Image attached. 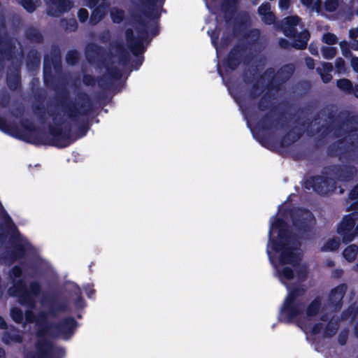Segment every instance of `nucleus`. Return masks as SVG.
Here are the masks:
<instances>
[{"label": "nucleus", "instance_id": "5", "mask_svg": "<svg viewBox=\"0 0 358 358\" xmlns=\"http://www.w3.org/2000/svg\"><path fill=\"white\" fill-rule=\"evenodd\" d=\"M259 31L252 29L243 34V38L239 40L230 50L222 63L225 68L235 71L243 63L245 66H250L254 58L251 52L247 50L253 46L259 36Z\"/></svg>", "mask_w": 358, "mask_h": 358}, {"label": "nucleus", "instance_id": "15", "mask_svg": "<svg viewBox=\"0 0 358 358\" xmlns=\"http://www.w3.org/2000/svg\"><path fill=\"white\" fill-rule=\"evenodd\" d=\"M6 84L11 91L17 90L21 85L20 67L19 64H13L9 68L6 76Z\"/></svg>", "mask_w": 358, "mask_h": 358}, {"label": "nucleus", "instance_id": "7", "mask_svg": "<svg viewBox=\"0 0 358 358\" xmlns=\"http://www.w3.org/2000/svg\"><path fill=\"white\" fill-rule=\"evenodd\" d=\"M124 36L129 50L136 57L131 66L134 70H138L144 62L143 54L147 49V46L144 45L145 41L136 39V36L131 28L125 30Z\"/></svg>", "mask_w": 358, "mask_h": 358}, {"label": "nucleus", "instance_id": "2", "mask_svg": "<svg viewBox=\"0 0 358 358\" xmlns=\"http://www.w3.org/2000/svg\"><path fill=\"white\" fill-rule=\"evenodd\" d=\"M327 117L334 123L335 136H343L327 147V155L341 158L355 152L358 148V115H351L348 110L336 115L331 111Z\"/></svg>", "mask_w": 358, "mask_h": 358}, {"label": "nucleus", "instance_id": "30", "mask_svg": "<svg viewBox=\"0 0 358 358\" xmlns=\"http://www.w3.org/2000/svg\"><path fill=\"white\" fill-rule=\"evenodd\" d=\"M242 113L247 119L248 123L249 122H255L257 119V112L255 110L251 109L250 106L247 104L245 106H241Z\"/></svg>", "mask_w": 358, "mask_h": 358}, {"label": "nucleus", "instance_id": "37", "mask_svg": "<svg viewBox=\"0 0 358 358\" xmlns=\"http://www.w3.org/2000/svg\"><path fill=\"white\" fill-rule=\"evenodd\" d=\"M3 340L7 343H18L21 341V336L17 331L13 330L10 333L5 334Z\"/></svg>", "mask_w": 358, "mask_h": 358}, {"label": "nucleus", "instance_id": "61", "mask_svg": "<svg viewBox=\"0 0 358 358\" xmlns=\"http://www.w3.org/2000/svg\"><path fill=\"white\" fill-rule=\"evenodd\" d=\"M20 303L22 304L29 306H32L34 305V301L32 299V297L29 294H27L22 297V299H20Z\"/></svg>", "mask_w": 358, "mask_h": 358}, {"label": "nucleus", "instance_id": "53", "mask_svg": "<svg viewBox=\"0 0 358 358\" xmlns=\"http://www.w3.org/2000/svg\"><path fill=\"white\" fill-rule=\"evenodd\" d=\"M320 308V302L317 300L313 301L307 309V314L308 316H312L315 315Z\"/></svg>", "mask_w": 358, "mask_h": 358}, {"label": "nucleus", "instance_id": "4", "mask_svg": "<svg viewBox=\"0 0 358 358\" xmlns=\"http://www.w3.org/2000/svg\"><path fill=\"white\" fill-rule=\"evenodd\" d=\"M158 0H141L143 8L141 10V13L147 18L152 20L149 24L143 16L138 13L132 15V19L136 24L135 29L138 36L136 39L150 43L152 37L159 34V26L158 20L161 17V11L156 6Z\"/></svg>", "mask_w": 358, "mask_h": 358}, {"label": "nucleus", "instance_id": "22", "mask_svg": "<svg viewBox=\"0 0 358 358\" xmlns=\"http://www.w3.org/2000/svg\"><path fill=\"white\" fill-rule=\"evenodd\" d=\"M238 0H224L221 8L224 13V17L227 22H229L234 13L237 8Z\"/></svg>", "mask_w": 358, "mask_h": 358}, {"label": "nucleus", "instance_id": "14", "mask_svg": "<svg viewBox=\"0 0 358 358\" xmlns=\"http://www.w3.org/2000/svg\"><path fill=\"white\" fill-rule=\"evenodd\" d=\"M294 70L295 68L292 64L283 65L277 71V83H272L271 82L269 86L273 91L278 92L281 86L292 76Z\"/></svg>", "mask_w": 358, "mask_h": 358}, {"label": "nucleus", "instance_id": "60", "mask_svg": "<svg viewBox=\"0 0 358 358\" xmlns=\"http://www.w3.org/2000/svg\"><path fill=\"white\" fill-rule=\"evenodd\" d=\"M245 25V22L243 21V19L241 20L236 21L235 22L234 27L233 28V32L234 35H237L241 32V27Z\"/></svg>", "mask_w": 358, "mask_h": 358}, {"label": "nucleus", "instance_id": "31", "mask_svg": "<svg viewBox=\"0 0 358 358\" xmlns=\"http://www.w3.org/2000/svg\"><path fill=\"white\" fill-rule=\"evenodd\" d=\"M337 87L348 94H351L353 90L352 83L348 78H341L336 80Z\"/></svg>", "mask_w": 358, "mask_h": 358}, {"label": "nucleus", "instance_id": "54", "mask_svg": "<svg viewBox=\"0 0 358 358\" xmlns=\"http://www.w3.org/2000/svg\"><path fill=\"white\" fill-rule=\"evenodd\" d=\"M25 317L27 322H34L36 321L37 324H40L43 320V314L40 315L38 318H36L31 312L27 311Z\"/></svg>", "mask_w": 358, "mask_h": 358}, {"label": "nucleus", "instance_id": "33", "mask_svg": "<svg viewBox=\"0 0 358 358\" xmlns=\"http://www.w3.org/2000/svg\"><path fill=\"white\" fill-rule=\"evenodd\" d=\"M106 69L107 72V77L110 80H118L122 76V71L115 66H106Z\"/></svg>", "mask_w": 358, "mask_h": 358}, {"label": "nucleus", "instance_id": "55", "mask_svg": "<svg viewBox=\"0 0 358 358\" xmlns=\"http://www.w3.org/2000/svg\"><path fill=\"white\" fill-rule=\"evenodd\" d=\"M10 316L17 322H21L23 317L22 310L18 308H13L10 312Z\"/></svg>", "mask_w": 358, "mask_h": 358}, {"label": "nucleus", "instance_id": "20", "mask_svg": "<svg viewBox=\"0 0 358 358\" xmlns=\"http://www.w3.org/2000/svg\"><path fill=\"white\" fill-rule=\"evenodd\" d=\"M25 38L31 43H42L44 41L41 31L34 26H28L24 33Z\"/></svg>", "mask_w": 358, "mask_h": 358}, {"label": "nucleus", "instance_id": "27", "mask_svg": "<svg viewBox=\"0 0 358 358\" xmlns=\"http://www.w3.org/2000/svg\"><path fill=\"white\" fill-rule=\"evenodd\" d=\"M266 78L268 80V83L266 85V88L268 91L273 90L270 86V83H277V72H275V69L273 67L267 68L264 72L259 76V79L264 80Z\"/></svg>", "mask_w": 358, "mask_h": 358}, {"label": "nucleus", "instance_id": "57", "mask_svg": "<svg viewBox=\"0 0 358 358\" xmlns=\"http://www.w3.org/2000/svg\"><path fill=\"white\" fill-rule=\"evenodd\" d=\"M269 11H271V4L268 2L262 3L258 8V13L261 16H263Z\"/></svg>", "mask_w": 358, "mask_h": 358}, {"label": "nucleus", "instance_id": "56", "mask_svg": "<svg viewBox=\"0 0 358 358\" xmlns=\"http://www.w3.org/2000/svg\"><path fill=\"white\" fill-rule=\"evenodd\" d=\"M89 17V13L86 8H80L78 11V18L81 23L85 22Z\"/></svg>", "mask_w": 358, "mask_h": 358}, {"label": "nucleus", "instance_id": "21", "mask_svg": "<svg viewBox=\"0 0 358 358\" xmlns=\"http://www.w3.org/2000/svg\"><path fill=\"white\" fill-rule=\"evenodd\" d=\"M338 234L345 241H350L358 236V225H340Z\"/></svg>", "mask_w": 358, "mask_h": 358}, {"label": "nucleus", "instance_id": "1", "mask_svg": "<svg viewBox=\"0 0 358 358\" xmlns=\"http://www.w3.org/2000/svg\"><path fill=\"white\" fill-rule=\"evenodd\" d=\"M48 114L52 117L55 124L48 125V133L37 127L27 118H23L20 121V126L25 131H24L17 125L8 123L1 116L0 129L17 139L34 145H50L59 148L67 146L69 144L66 143V141L69 140L71 136V126L65 125L62 127V123L56 122V113L54 111H48Z\"/></svg>", "mask_w": 358, "mask_h": 358}, {"label": "nucleus", "instance_id": "29", "mask_svg": "<svg viewBox=\"0 0 358 358\" xmlns=\"http://www.w3.org/2000/svg\"><path fill=\"white\" fill-rule=\"evenodd\" d=\"M51 55L52 57V62L55 69H60L62 66V61H61V52L58 46L52 45Z\"/></svg>", "mask_w": 358, "mask_h": 358}, {"label": "nucleus", "instance_id": "45", "mask_svg": "<svg viewBox=\"0 0 358 358\" xmlns=\"http://www.w3.org/2000/svg\"><path fill=\"white\" fill-rule=\"evenodd\" d=\"M96 82L98 83V86L103 90L108 89L111 85V83L107 79L106 75L98 76Z\"/></svg>", "mask_w": 358, "mask_h": 358}, {"label": "nucleus", "instance_id": "44", "mask_svg": "<svg viewBox=\"0 0 358 358\" xmlns=\"http://www.w3.org/2000/svg\"><path fill=\"white\" fill-rule=\"evenodd\" d=\"M49 73H48V58L45 57L44 60V66H43V73H44V82L46 84V85H49V80H52L54 77L52 74L51 73V68L49 65Z\"/></svg>", "mask_w": 358, "mask_h": 358}, {"label": "nucleus", "instance_id": "16", "mask_svg": "<svg viewBox=\"0 0 358 358\" xmlns=\"http://www.w3.org/2000/svg\"><path fill=\"white\" fill-rule=\"evenodd\" d=\"M46 3L55 8L54 9L51 6L49 7L48 13L51 16H57V13H64L69 12L73 7V3L71 0H48Z\"/></svg>", "mask_w": 358, "mask_h": 358}, {"label": "nucleus", "instance_id": "39", "mask_svg": "<svg viewBox=\"0 0 358 358\" xmlns=\"http://www.w3.org/2000/svg\"><path fill=\"white\" fill-rule=\"evenodd\" d=\"M357 221L358 212H352L345 215L338 224H357Z\"/></svg>", "mask_w": 358, "mask_h": 358}, {"label": "nucleus", "instance_id": "17", "mask_svg": "<svg viewBox=\"0 0 358 358\" xmlns=\"http://www.w3.org/2000/svg\"><path fill=\"white\" fill-rule=\"evenodd\" d=\"M303 135L301 131H296L294 128L290 129L280 138L279 146L286 148L296 142Z\"/></svg>", "mask_w": 358, "mask_h": 358}, {"label": "nucleus", "instance_id": "40", "mask_svg": "<svg viewBox=\"0 0 358 358\" xmlns=\"http://www.w3.org/2000/svg\"><path fill=\"white\" fill-rule=\"evenodd\" d=\"M0 220L1 224H15L12 217L9 215L8 212L3 208L2 203L0 202Z\"/></svg>", "mask_w": 358, "mask_h": 358}, {"label": "nucleus", "instance_id": "59", "mask_svg": "<svg viewBox=\"0 0 358 358\" xmlns=\"http://www.w3.org/2000/svg\"><path fill=\"white\" fill-rule=\"evenodd\" d=\"M10 95L8 93L3 94L0 96V106L6 107L10 102Z\"/></svg>", "mask_w": 358, "mask_h": 358}, {"label": "nucleus", "instance_id": "3", "mask_svg": "<svg viewBox=\"0 0 358 358\" xmlns=\"http://www.w3.org/2000/svg\"><path fill=\"white\" fill-rule=\"evenodd\" d=\"M76 102L69 99L66 88L55 91V100L57 106L62 108L65 115L77 126L80 137L85 136L90 128L89 121L85 117L90 115L94 110L93 102L87 93L79 92L76 94Z\"/></svg>", "mask_w": 358, "mask_h": 358}, {"label": "nucleus", "instance_id": "50", "mask_svg": "<svg viewBox=\"0 0 358 358\" xmlns=\"http://www.w3.org/2000/svg\"><path fill=\"white\" fill-rule=\"evenodd\" d=\"M276 20L275 15L271 11L266 13L263 16H262V22L267 25H271L275 23Z\"/></svg>", "mask_w": 358, "mask_h": 358}, {"label": "nucleus", "instance_id": "28", "mask_svg": "<svg viewBox=\"0 0 358 358\" xmlns=\"http://www.w3.org/2000/svg\"><path fill=\"white\" fill-rule=\"evenodd\" d=\"M272 96L268 91L265 92L257 103V108L259 111H266L271 106Z\"/></svg>", "mask_w": 358, "mask_h": 358}, {"label": "nucleus", "instance_id": "46", "mask_svg": "<svg viewBox=\"0 0 358 358\" xmlns=\"http://www.w3.org/2000/svg\"><path fill=\"white\" fill-rule=\"evenodd\" d=\"M82 81L85 86L93 87L96 85V78L91 74L85 73L83 76Z\"/></svg>", "mask_w": 358, "mask_h": 358}, {"label": "nucleus", "instance_id": "64", "mask_svg": "<svg viewBox=\"0 0 358 358\" xmlns=\"http://www.w3.org/2000/svg\"><path fill=\"white\" fill-rule=\"evenodd\" d=\"M336 330H337V327H336V325H334V324H329L328 326V328L327 329V330L325 331V334L328 336H331L332 335H334L336 332Z\"/></svg>", "mask_w": 358, "mask_h": 358}, {"label": "nucleus", "instance_id": "23", "mask_svg": "<svg viewBox=\"0 0 358 358\" xmlns=\"http://www.w3.org/2000/svg\"><path fill=\"white\" fill-rule=\"evenodd\" d=\"M115 53L119 63L123 66H127L131 61V57L122 43H117L115 45Z\"/></svg>", "mask_w": 358, "mask_h": 358}, {"label": "nucleus", "instance_id": "48", "mask_svg": "<svg viewBox=\"0 0 358 358\" xmlns=\"http://www.w3.org/2000/svg\"><path fill=\"white\" fill-rule=\"evenodd\" d=\"M322 41L328 45H334L337 43L338 38L335 34L328 32L323 35Z\"/></svg>", "mask_w": 358, "mask_h": 358}, {"label": "nucleus", "instance_id": "36", "mask_svg": "<svg viewBox=\"0 0 358 358\" xmlns=\"http://www.w3.org/2000/svg\"><path fill=\"white\" fill-rule=\"evenodd\" d=\"M79 60V52L76 50H69L66 55V62L69 65L74 66Z\"/></svg>", "mask_w": 358, "mask_h": 358}, {"label": "nucleus", "instance_id": "18", "mask_svg": "<svg viewBox=\"0 0 358 358\" xmlns=\"http://www.w3.org/2000/svg\"><path fill=\"white\" fill-rule=\"evenodd\" d=\"M50 345L46 341L40 340L36 345V352L29 353L26 358H51Z\"/></svg>", "mask_w": 358, "mask_h": 358}, {"label": "nucleus", "instance_id": "25", "mask_svg": "<svg viewBox=\"0 0 358 358\" xmlns=\"http://www.w3.org/2000/svg\"><path fill=\"white\" fill-rule=\"evenodd\" d=\"M310 39V33L308 30H304L297 34L296 36L294 43H292V47L297 50H304L306 48L308 45V41Z\"/></svg>", "mask_w": 358, "mask_h": 358}, {"label": "nucleus", "instance_id": "52", "mask_svg": "<svg viewBox=\"0 0 358 358\" xmlns=\"http://www.w3.org/2000/svg\"><path fill=\"white\" fill-rule=\"evenodd\" d=\"M335 67L338 73H345L346 71L345 60L342 57L336 58L335 61Z\"/></svg>", "mask_w": 358, "mask_h": 358}, {"label": "nucleus", "instance_id": "24", "mask_svg": "<svg viewBox=\"0 0 358 358\" xmlns=\"http://www.w3.org/2000/svg\"><path fill=\"white\" fill-rule=\"evenodd\" d=\"M322 68L317 67L316 71L320 76L322 82L328 83L332 79L331 72L333 70V65L329 62H322Z\"/></svg>", "mask_w": 358, "mask_h": 358}, {"label": "nucleus", "instance_id": "10", "mask_svg": "<svg viewBox=\"0 0 358 358\" xmlns=\"http://www.w3.org/2000/svg\"><path fill=\"white\" fill-rule=\"evenodd\" d=\"M258 73L257 66H250L248 69H245L242 74L243 82L247 84H252V87L249 91V97L252 99H255L259 97L264 91L267 89L266 85H259V83L262 79L256 80V75Z\"/></svg>", "mask_w": 358, "mask_h": 358}, {"label": "nucleus", "instance_id": "63", "mask_svg": "<svg viewBox=\"0 0 358 358\" xmlns=\"http://www.w3.org/2000/svg\"><path fill=\"white\" fill-rule=\"evenodd\" d=\"M291 0H279V7L281 10H287L289 8Z\"/></svg>", "mask_w": 358, "mask_h": 358}, {"label": "nucleus", "instance_id": "62", "mask_svg": "<svg viewBox=\"0 0 358 358\" xmlns=\"http://www.w3.org/2000/svg\"><path fill=\"white\" fill-rule=\"evenodd\" d=\"M284 34L285 36H287L288 37L297 36L296 35V34H297L296 28H293V29H291V27H285V28L284 29Z\"/></svg>", "mask_w": 358, "mask_h": 358}, {"label": "nucleus", "instance_id": "6", "mask_svg": "<svg viewBox=\"0 0 358 358\" xmlns=\"http://www.w3.org/2000/svg\"><path fill=\"white\" fill-rule=\"evenodd\" d=\"M290 196L278 206L276 213L269 220V224H316L315 217L310 210L287 204Z\"/></svg>", "mask_w": 358, "mask_h": 358}, {"label": "nucleus", "instance_id": "9", "mask_svg": "<svg viewBox=\"0 0 358 358\" xmlns=\"http://www.w3.org/2000/svg\"><path fill=\"white\" fill-rule=\"evenodd\" d=\"M284 113H280L279 117L274 118L273 110H269L264 114L257 122V127L264 131H270L273 129H285L287 126V120L284 118Z\"/></svg>", "mask_w": 358, "mask_h": 358}, {"label": "nucleus", "instance_id": "11", "mask_svg": "<svg viewBox=\"0 0 358 358\" xmlns=\"http://www.w3.org/2000/svg\"><path fill=\"white\" fill-rule=\"evenodd\" d=\"M328 172L334 179L342 182L352 181L357 173V169L354 165L347 164H336L328 166Z\"/></svg>", "mask_w": 358, "mask_h": 358}, {"label": "nucleus", "instance_id": "34", "mask_svg": "<svg viewBox=\"0 0 358 358\" xmlns=\"http://www.w3.org/2000/svg\"><path fill=\"white\" fill-rule=\"evenodd\" d=\"M299 257V252L297 250L294 251H290L289 250H285L282 252V261L285 262L293 263L296 262Z\"/></svg>", "mask_w": 358, "mask_h": 358}, {"label": "nucleus", "instance_id": "12", "mask_svg": "<svg viewBox=\"0 0 358 358\" xmlns=\"http://www.w3.org/2000/svg\"><path fill=\"white\" fill-rule=\"evenodd\" d=\"M85 54L90 64H97L99 66L106 64V52L102 46L94 43H88L85 48Z\"/></svg>", "mask_w": 358, "mask_h": 358}, {"label": "nucleus", "instance_id": "58", "mask_svg": "<svg viewBox=\"0 0 358 358\" xmlns=\"http://www.w3.org/2000/svg\"><path fill=\"white\" fill-rule=\"evenodd\" d=\"M348 198L352 201L358 199V183L350 189L348 193Z\"/></svg>", "mask_w": 358, "mask_h": 358}, {"label": "nucleus", "instance_id": "43", "mask_svg": "<svg viewBox=\"0 0 358 358\" xmlns=\"http://www.w3.org/2000/svg\"><path fill=\"white\" fill-rule=\"evenodd\" d=\"M301 19L297 15L289 16L285 18V24L287 27L296 28L299 23Z\"/></svg>", "mask_w": 358, "mask_h": 358}, {"label": "nucleus", "instance_id": "42", "mask_svg": "<svg viewBox=\"0 0 358 358\" xmlns=\"http://www.w3.org/2000/svg\"><path fill=\"white\" fill-rule=\"evenodd\" d=\"M337 53V48L335 47H323L322 48V54L324 59H331Z\"/></svg>", "mask_w": 358, "mask_h": 358}, {"label": "nucleus", "instance_id": "41", "mask_svg": "<svg viewBox=\"0 0 358 358\" xmlns=\"http://www.w3.org/2000/svg\"><path fill=\"white\" fill-rule=\"evenodd\" d=\"M18 3L26 10L28 13H33L36 9V5L34 0H18Z\"/></svg>", "mask_w": 358, "mask_h": 358}, {"label": "nucleus", "instance_id": "49", "mask_svg": "<svg viewBox=\"0 0 358 358\" xmlns=\"http://www.w3.org/2000/svg\"><path fill=\"white\" fill-rule=\"evenodd\" d=\"M339 247V241L337 240H329L326 244L322 247V250L324 251H333L338 248Z\"/></svg>", "mask_w": 358, "mask_h": 358}, {"label": "nucleus", "instance_id": "19", "mask_svg": "<svg viewBox=\"0 0 358 358\" xmlns=\"http://www.w3.org/2000/svg\"><path fill=\"white\" fill-rule=\"evenodd\" d=\"M108 6L106 3H101L94 8L90 17L89 23L94 26L101 22L107 13Z\"/></svg>", "mask_w": 358, "mask_h": 358}, {"label": "nucleus", "instance_id": "38", "mask_svg": "<svg viewBox=\"0 0 358 358\" xmlns=\"http://www.w3.org/2000/svg\"><path fill=\"white\" fill-rule=\"evenodd\" d=\"M124 17V12L123 10L120 8H115L110 11V17L114 23H121Z\"/></svg>", "mask_w": 358, "mask_h": 358}, {"label": "nucleus", "instance_id": "32", "mask_svg": "<svg viewBox=\"0 0 358 358\" xmlns=\"http://www.w3.org/2000/svg\"><path fill=\"white\" fill-rule=\"evenodd\" d=\"M345 292L344 286H339L334 289L330 294V300L333 304L337 305L343 299Z\"/></svg>", "mask_w": 358, "mask_h": 358}, {"label": "nucleus", "instance_id": "8", "mask_svg": "<svg viewBox=\"0 0 358 358\" xmlns=\"http://www.w3.org/2000/svg\"><path fill=\"white\" fill-rule=\"evenodd\" d=\"M304 187L308 190L312 189L319 195L328 196L336 189V182L329 177L314 176L306 180Z\"/></svg>", "mask_w": 358, "mask_h": 358}, {"label": "nucleus", "instance_id": "35", "mask_svg": "<svg viewBox=\"0 0 358 358\" xmlns=\"http://www.w3.org/2000/svg\"><path fill=\"white\" fill-rule=\"evenodd\" d=\"M357 252V246L355 245H351L343 251V256L348 261L352 262L355 259Z\"/></svg>", "mask_w": 358, "mask_h": 358}, {"label": "nucleus", "instance_id": "47", "mask_svg": "<svg viewBox=\"0 0 358 358\" xmlns=\"http://www.w3.org/2000/svg\"><path fill=\"white\" fill-rule=\"evenodd\" d=\"M338 0H325L324 6L327 12H334L338 8Z\"/></svg>", "mask_w": 358, "mask_h": 358}, {"label": "nucleus", "instance_id": "13", "mask_svg": "<svg viewBox=\"0 0 358 358\" xmlns=\"http://www.w3.org/2000/svg\"><path fill=\"white\" fill-rule=\"evenodd\" d=\"M15 45L12 40L0 34V69L4 68L5 61L15 57Z\"/></svg>", "mask_w": 358, "mask_h": 358}, {"label": "nucleus", "instance_id": "51", "mask_svg": "<svg viewBox=\"0 0 358 358\" xmlns=\"http://www.w3.org/2000/svg\"><path fill=\"white\" fill-rule=\"evenodd\" d=\"M342 54L345 57H352V52L350 50V45L346 41H342L339 43Z\"/></svg>", "mask_w": 358, "mask_h": 358}, {"label": "nucleus", "instance_id": "26", "mask_svg": "<svg viewBox=\"0 0 358 358\" xmlns=\"http://www.w3.org/2000/svg\"><path fill=\"white\" fill-rule=\"evenodd\" d=\"M41 55L36 49H31L27 55L26 64L28 68H36L40 65Z\"/></svg>", "mask_w": 358, "mask_h": 358}]
</instances>
